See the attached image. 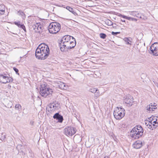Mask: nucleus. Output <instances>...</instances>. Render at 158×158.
I'll return each instance as SVG.
<instances>
[{"mask_svg":"<svg viewBox=\"0 0 158 158\" xmlns=\"http://www.w3.org/2000/svg\"><path fill=\"white\" fill-rule=\"evenodd\" d=\"M116 17H115H115H114V19H116Z\"/></svg>","mask_w":158,"mask_h":158,"instance_id":"54","label":"nucleus"},{"mask_svg":"<svg viewBox=\"0 0 158 158\" xmlns=\"http://www.w3.org/2000/svg\"><path fill=\"white\" fill-rule=\"evenodd\" d=\"M143 132V129L142 126L137 125L131 130L130 135L132 138L138 139L142 137Z\"/></svg>","mask_w":158,"mask_h":158,"instance_id":"2","label":"nucleus"},{"mask_svg":"<svg viewBox=\"0 0 158 158\" xmlns=\"http://www.w3.org/2000/svg\"><path fill=\"white\" fill-rule=\"evenodd\" d=\"M61 42H63L66 44H70V42L73 41V42L76 43V42L75 39L72 36L67 35L63 36L60 39Z\"/></svg>","mask_w":158,"mask_h":158,"instance_id":"9","label":"nucleus"},{"mask_svg":"<svg viewBox=\"0 0 158 158\" xmlns=\"http://www.w3.org/2000/svg\"><path fill=\"white\" fill-rule=\"evenodd\" d=\"M153 106H154V107H156V104L155 103H154L153 105Z\"/></svg>","mask_w":158,"mask_h":158,"instance_id":"48","label":"nucleus"},{"mask_svg":"<svg viewBox=\"0 0 158 158\" xmlns=\"http://www.w3.org/2000/svg\"><path fill=\"white\" fill-rule=\"evenodd\" d=\"M131 21H134L135 22H136L137 21V19H136L132 17V18L131 19Z\"/></svg>","mask_w":158,"mask_h":158,"instance_id":"42","label":"nucleus"},{"mask_svg":"<svg viewBox=\"0 0 158 158\" xmlns=\"http://www.w3.org/2000/svg\"><path fill=\"white\" fill-rule=\"evenodd\" d=\"M3 6L5 8V6L3 5V6Z\"/></svg>","mask_w":158,"mask_h":158,"instance_id":"55","label":"nucleus"},{"mask_svg":"<svg viewBox=\"0 0 158 158\" xmlns=\"http://www.w3.org/2000/svg\"><path fill=\"white\" fill-rule=\"evenodd\" d=\"M72 46H70L69 44H66L63 42H61L59 40V46L60 48V50L62 52H66L68 51L69 50L73 48L76 45V43L73 42V41L70 42Z\"/></svg>","mask_w":158,"mask_h":158,"instance_id":"4","label":"nucleus"},{"mask_svg":"<svg viewBox=\"0 0 158 158\" xmlns=\"http://www.w3.org/2000/svg\"><path fill=\"white\" fill-rule=\"evenodd\" d=\"M118 15L119 16H120V17H122V18H123V19H126L127 16H125V15H121V14H118Z\"/></svg>","mask_w":158,"mask_h":158,"instance_id":"36","label":"nucleus"},{"mask_svg":"<svg viewBox=\"0 0 158 158\" xmlns=\"http://www.w3.org/2000/svg\"><path fill=\"white\" fill-rule=\"evenodd\" d=\"M113 135L114 134L112 132L109 133V136L110 137L111 139H112L113 140H114Z\"/></svg>","mask_w":158,"mask_h":158,"instance_id":"34","label":"nucleus"},{"mask_svg":"<svg viewBox=\"0 0 158 158\" xmlns=\"http://www.w3.org/2000/svg\"><path fill=\"white\" fill-rule=\"evenodd\" d=\"M8 86L9 87H10V88L11 87V86L10 85H8Z\"/></svg>","mask_w":158,"mask_h":158,"instance_id":"52","label":"nucleus"},{"mask_svg":"<svg viewBox=\"0 0 158 158\" xmlns=\"http://www.w3.org/2000/svg\"><path fill=\"white\" fill-rule=\"evenodd\" d=\"M157 119H156V121H153V122H152V123H154L156 125L157 124V125H158V122H157Z\"/></svg>","mask_w":158,"mask_h":158,"instance_id":"41","label":"nucleus"},{"mask_svg":"<svg viewBox=\"0 0 158 158\" xmlns=\"http://www.w3.org/2000/svg\"><path fill=\"white\" fill-rule=\"evenodd\" d=\"M50 50L48 46L45 43L40 44L36 49L35 56L36 58L44 60L49 56Z\"/></svg>","mask_w":158,"mask_h":158,"instance_id":"1","label":"nucleus"},{"mask_svg":"<svg viewBox=\"0 0 158 158\" xmlns=\"http://www.w3.org/2000/svg\"><path fill=\"white\" fill-rule=\"evenodd\" d=\"M109 21V26L111 27H110L111 29H112V30H114L117 29L118 27L116 24L113 23L110 21V19Z\"/></svg>","mask_w":158,"mask_h":158,"instance_id":"14","label":"nucleus"},{"mask_svg":"<svg viewBox=\"0 0 158 158\" xmlns=\"http://www.w3.org/2000/svg\"><path fill=\"white\" fill-rule=\"evenodd\" d=\"M6 138V136L5 135H4L3 136H2L0 139L2 140H4Z\"/></svg>","mask_w":158,"mask_h":158,"instance_id":"39","label":"nucleus"},{"mask_svg":"<svg viewBox=\"0 0 158 158\" xmlns=\"http://www.w3.org/2000/svg\"><path fill=\"white\" fill-rule=\"evenodd\" d=\"M150 121H149L148 123L147 124V123H145V124L149 128L151 129L152 128V125L150 124Z\"/></svg>","mask_w":158,"mask_h":158,"instance_id":"28","label":"nucleus"},{"mask_svg":"<svg viewBox=\"0 0 158 158\" xmlns=\"http://www.w3.org/2000/svg\"><path fill=\"white\" fill-rule=\"evenodd\" d=\"M155 84L156 85L157 87L158 88V83L156 82V83H155Z\"/></svg>","mask_w":158,"mask_h":158,"instance_id":"46","label":"nucleus"},{"mask_svg":"<svg viewBox=\"0 0 158 158\" xmlns=\"http://www.w3.org/2000/svg\"><path fill=\"white\" fill-rule=\"evenodd\" d=\"M53 118L57 120V123H62L64 120L63 116L60 114L59 112L56 113L53 116Z\"/></svg>","mask_w":158,"mask_h":158,"instance_id":"12","label":"nucleus"},{"mask_svg":"<svg viewBox=\"0 0 158 158\" xmlns=\"http://www.w3.org/2000/svg\"><path fill=\"white\" fill-rule=\"evenodd\" d=\"M30 124L32 126L34 125V122L33 121H31L30 122Z\"/></svg>","mask_w":158,"mask_h":158,"instance_id":"45","label":"nucleus"},{"mask_svg":"<svg viewBox=\"0 0 158 158\" xmlns=\"http://www.w3.org/2000/svg\"><path fill=\"white\" fill-rule=\"evenodd\" d=\"M131 18H132V17H131L127 16L126 19H127L129 20H131Z\"/></svg>","mask_w":158,"mask_h":158,"instance_id":"43","label":"nucleus"},{"mask_svg":"<svg viewBox=\"0 0 158 158\" xmlns=\"http://www.w3.org/2000/svg\"><path fill=\"white\" fill-rule=\"evenodd\" d=\"M124 102L129 105V106H131L133 102V98L129 94L127 95L124 97Z\"/></svg>","mask_w":158,"mask_h":158,"instance_id":"11","label":"nucleus"},{"mask_svg":"<svg viewBox=\"0 0 158 158\" xmlns=\"http://www.w3.org/2000/svg\"><path fill=\"white\" fill-rule=\"evenodd\" d=\"M76 131L74 127H68L64 129V133L67 136H72L76 133Z\"/></svg>","mask_w":158,"mask_h":158,"instance_id":"8","label":"nucleus"},{"mask_svg":"<svg viewBox=\"0 0 158 158\" xmlns=\"http://www.w3.org/2000/svg\"><path fill=\"white\" fill-rule=\"evenodd\" d=\"M21 151L22 152H24L22 150H21Z\"/></svg>","mask_w":158,"mask_h":158,"instance_id":"53","label":"nucleus"},{"mask_svg":"<svg viewBox=\"0 0 158 158\" xmlns=\"http://www.w3.org/2000/svg\"><path fill=\"white\" fill-rule=\"evenodd\" d=\"M23 146L21 145H18L17 147V148L19 150V148L20 149V150H21L23 148Z\"/></svg>","mask_w":158,"mask_h":158,"instance_id":"37","label":"nucleus"},{"mask_svg":"<svg viewBox=\"0 0 158 158\" xmlns=\"http://www.w3.org/2000/svg\"><path fill=\"white\" fill-rule=\"evenodd\" d=\"M142 146V142L140 140L135 141L132 145L133 147L136 149L140 148Z\"/></svg>","mask_w":158,"mask_h":158,"instance_id":"13","label":"nucleus"},{"mask_svg":"<svg viewBox=\"0 0 158 158\" xmlns=\"http://www.w3.org/2000/svg\"><path fill=\"white\" fill-rule=\"evenodd\" d=\"M137 18H139L140 19H144L145 18H146L144 16V15H143L141 13H139L138 12H137L136 16Z\"/></svg>","mask_w":158,"mask_h":158,"instance_id":"20","label":"nucleus"},{"mask_svg":"<svg viewBox=\"0 0 158 158\" xmlns=\"http://www.w3.org/2000/svg\"><path fill=\"white\" fill-rule=\"evenodd\" d=\"M149 119L150 120V121H152L154 120L153 117H150Z\"/></svg>","mask_w":158,"mask_h":158,"instance_id":"44","label":"nucleus"},{"mask_svg":"<svg viewBox=\"0 0 158 158\" xmlns=\"http://www.w3.org/2000/svg\"><path fill=\"white\" fill-rule=\"evenodd\" d=\"M19 27L22 29L25 32H26V30L25 26L23 24H21Z\"/></svg>","mask_w":158,"mask_h":158,"instance_id":"27","label":"nucleus"},{"mask_svg":"<svg viewBox=\"0 0 158 158\" xmlns=\"http://www.w3.org/2000/svg\"><path fill=\"white\" fill-rule=\"evenodd\" d=\"M131 38H125L124 39V40L126 42V44H130V45H131V41L130 40H131Z\"/></svg>","mask_w":158,"mask_h":158,"instance_id":"19","label":"nucleus"},{"mask_svg":"<svg viewBox=\"0 0 158 158\" xmlns=\"http://www.w3.org/2000/svg\"><path fill=\"white\" fill-rule=\"evenodd\" d=\"M66 9L69 10L70 12L72 13L73 15H77V13L73 9L69 6H67L66 7Z\"/></svg>","mask_w":158,"mask_h":158,"instance_id":"17","label":"nucleus"},{"mask_svg":"<svg viewBox=\"0 0 158 158\" xmlns=\"http://www.w3.org/2000/svg\"><path fill=\"white\" fill-rule=\"evenodd\" d=\"M38 25V23H36V24L34 25L33 26V28L34 29L35 32H36V30H37V27Z\"/></svg>","mask_w":158,"mask_h":158,"instance_id":"30","label":"nucleus"},{"mask_svg":"<svg viewBox=\"0 0 158 158\" xmlns=\"http://www.w3.org/2000/svg\"><path fill=\"white\" fill-rule=\"evenodd\" d=\"M70 46H72V44H70Z\"/></svg>","mask_w":158,"mask_h":158,"instance_id":"56","label":"nucleus"},{"mask_svg":"<svg viewBox=\"0 0 158 158\" xmlns=\"http://www.w3.org/2000/svg\"><path fill=\"white\" fill-rule=\"evenodd\" d=\"M150 106L151 105L150 104L149 105H148L147 107H146L147 110L149 111H153L154 109H156V107L153 108L152 107H151Z\"/></svg>","mask_w":158,"mask_h":158,"instance_id":"23","label":"nucleus"},{"mask_svg":"<svg viewBox=\"0 0 158 158\" xmlns=\"http://www.w3.org/2000/svg\"><path fill=\"white\" fill-rule=\"evenodd\" d=\"M137 12L136 11H132L131 12L130 15L134 16H136Z\"/></svg>","mask_w":158,"mask_h":158,"instance_id":"31","label":"nucleus"},{"mask_svg":"<svg viewBox=\"0 0 158 158\" xmlns=\"http://www.w3.org/2000/svg\"><path fill=\"white\" fill-rule=\"evenodd\" d=\"M42 27L41 25L38 23L37 27V30H36V32H40V30H41Z\"/></svg>","mask_w":158,"mask_h":158,"instance_id":"24","label":"nucleus"},{"mask_svg":"<svg viewBox=\"0 0 158 158\" xmlns=\"http://www.w3.org/2000/svg\"><path fill=\"white\" fill-rule=\"evenodd\" d=\"M99 35L100 38L103 39H105L106 36V35L104 33H101Z\"/></svg>","mask_w":158,"mask_h":158,"instance_id":"25","label":"nucleus"},{"mask_svg":"<svg viewBox=\"0 0 158 158\" xmlns=\"http://www.w3.org/2000/svg\"><path fill=\"white\" fill-rule=\"evenodd\" d=\"M59 83H58V87L60 89H64V88L65 87V84L59 81Z\"/></svg>","mask_w":158,"mask_h":158,"instance_id":"18","label":"nucleus"},{"mask_svg":"<svg viewBox=\"0 0 158 158\" xmlns=\"http://www.w3.org/2000/svg\"><path fill=\"white\" fill-rule=\"evenodd\" d=\"M14 23L15 25H17L18 27H19L21 24H20V22L19 21L18 22H14Z\"/></svg>","mask_w":158,"mask_h":158,"instance_id":"32","label":"nucleus"},{"mask_svg":"<svg viewBox=\"0 0 158 158\" xmlns=\"http://www.w3.org/2000/svg\"><path fill=\"white\" fill-rule=\"evenodd\" d=\"M53 91L46 84H43L40 85V94L42 96L46 98L48 96L50 97L51 96Z\"/></svg>","mask_w":158,"mask_h":158,"instance_id":"3","label":"nucleus"},{"mask_svg":"<svg viewBox=\"0 0 158 158\" xmlns=\"http://www.w3.org/2000/svg\"><path fill=\"white\" fill-rule=\"evenodd\" d=\"M121 21L123 22H125V20H122L121 19Z\"/></svg>","mask_w":158,"mask_h":158,"instance_id":"50","label":"nucleus"},{"mask_svg":"<svg viewBox=\"0 0 158 158\" xmlns=\"http://www.w3.org/2000/svg\"><path fill=\"white\" fill-rule=\"evenodd\" d=\"M54 103V109L55 110H58L60 108V103L58 102L55 101L53 102Z\"/></svg>","mask_w":158,"mask_h":158,"instance_id":"15","label":"nucleus"},{"mask_svg":"<svg viewBox=\"0 0 158 158\" xmlns=\"http://www.w3.org/2000/svg\"><path fill=\"white\" fill-rule=\"evenodd\" d=\"M150 124H152V125L153 123H152V121H150Z\"/></svg>","mask_w":158,"mask_h":158,"instance_id":"51","label":"nucleus"},{"mask_svg":"<svg viewBox=\"0 0 158 158\" xmlns=\"http://www.w3.org/2000/svg\"><path fill=\"white\" fill-rule=\"evenodd\" d=\"M97 91V89L95 88H91L89 89V91L93 93H95Z\"/></svg>","mask_w":158,"mask_h":158,"instance_id":"26","label":"nucleus"},{"mask_svg":"<svg viewBox=\"0 0 158 158\" xmlns=\"http://www.w3.org/2000/svg\"><path fill=\"white\" fill-rule=\"evenodd\" d=\"M95 93V95L96 96V97H98V95H99V90L97 89V91Z\"/></svg>","mask_w":158,"mask_h":158,"instance_id":"40","label":"nucleus"},{"mask_svg":"<svg viewBox=\"0 0 158 158\" xmlns=\"http://www.w3.org/2000/svg\"><path fill=\"white\" fill-rule=\"evenodd\" d=\"M13 69L15 71L16 73L18 75H19V70L17 68L15 67H14L13 68Z\"/></svg>","mask_w":158,"mask_h":158,"instance_id":"29","label":"nucleus"},{"mask_svg":"<svg viewBox=\"0 0 158 158\" xmlns=\"http://www.w3.org/2000/svg\"><path fill=\"white\" fill-rule=\"evenodd\" d=\"M150 54L153 56H158V43H154L153 44L150 48Z\"/></svg>","mask_w":158,"mask_h":158,"instance_id":"10","label":"nucleus"},{"mask_svg":"<svg viewBox=\"0 0 158 158\" xmlns=\"http://www.w3.org/2000/svg\"><path fill=\"white\" fill-rule=\"evenodd\" d=\"M158 125H155V124L153 123L152 125V126L153 127V128H156Z\"/></svg>","mask_w":158,"mask_h":158,"instance_id":"38","label":"nucleus"},{"mask_svg":"<svg viewBox=\"0 0 158 158\" xmlns=\"http://www.w3.org/2000/svg\"><path fill=\"white\" fill-rule=\"evenodd\" d=\"M107 115V116H108V112H106V114H105V116H106V115Z\"/></svg>","mask_w":158,"mask_h":158,"instance_id":"49","label":"nucleus"},{"mask_svg":"<svg viewBox=\"0 0 158 158\" xmlns=\"http://www.w3.org/2000/svg\"><path fill=\"white\" fill-rule=\"evenodd\" d=\"M111 33H112V35H117V34H118L120 33V32H114V31H112L111 32Z\"/></svg>","mask_w":158,"mask_h":158,"instance_id":"35","label":"nucleus"},{"mask_svg":"<svg viewBox=\"0 0 158 158\" xmlns=\"http://www.w3.org/2000/svg\"><path fill=\"white\" fill-rule=\"evenodd\" d=\"M48 28V30L50 33L56 34L60 30L61 25L59 23L54 22L50 23Z\"/></svg>","mask_w":158,"mask_h":158,"instance_id":"5","label":"nucleus"},{"mask_svg":"<svg viewBox=\"0 0 158 158\" xmlns=\"http://www.w3.org/2000/svg\"><path fill=\"white\" fill-rule=\"evenodd\" d=\"M15 109L16 110L20 111L22 109V106L19 104H16L15 106Z\"/></svg>","mask_w":158,"mask_h":158,"instance_id":"22","label":"nucleus"},{"mask_svg":"<svg viewBox=\"0 0 158 158\" xmlns=\"http://www.w3.org/2000/svg\"><path fill=\"white\" fill-rule=\"evenodd\" d=\"M48 107H49L48 108V111L49 112H51L52 111L54 110V103L52 102L51 103H50V104L48 105Z\"/></svg>","mask_w":158,"mask_h":158,"instance_id":"16","label":"nucleus"},{"mask_svg":"<svg viewBox=\"0 0 158 158\" xmlns=\"http://www.w3.org/2000/svg\"><path fill=\"white\" fill-rule=\"evenodd\" d=\"M5 9H4L0 10V15H4L5 13Z\"/></svg>","mask_w":158,"mask_h":158,"instance_id":"33","label":"nucleus"},{"mask_svg":"<svg viewBox=\"0 0 158 158\" xmlns=\"http://www.w3.org/2000/svg\"><path fill=\"white\" fill-rule=\"evenodd\" d=\"M18 14L19 15L22 16L23 19H24L26 18V15L21 10H19L18 11Z\"/></svg>","mask_w":158,"mask_h":158,"instance_id":"21","label":"nucleus"},{"mask_svg":"<svg viewBox=\"0 0 158 158\" xmlns=\"http://www.w3.org/2000/svg\"><path fill=\"white\" fill-rule=\"evenodd\" d=\"M13 78L10 77L9 74L7 73H3L0 74V82L3 84L12 82Z\"/></svg>","mask_w":158,"mask_h":158,"instance_id":"7","label":"nucleus"},{"mask_svg":"<svg viewBox=\"0 0 158 158\" xmlns=\"http://www.w3.org/2000/svg\"><path fill=\"white\" fill-rule=\"evenodd\" d=\"M113 114L116 119H120L125 116V110L122 106L117 107L114 110Z\"/></svg>","mask_w":158,"mask_h":158,"instance_id":"6","label":"nucleus"},{"mask_svg":"<svg viewBox=\"0 0 158 158\" xmlns=\"http://www.w3.org/2000/svg\"><path fill=\"white\" fill-rule=\"evenodd\" d=\"M150 105H151V106H150L151 107H152L153 108H154V106H153V105L152 103H151Z\"/></svg>","mask_w":158,"mask_h":158,"instance_id":"47","label":"nucleus"}]
</instances>
